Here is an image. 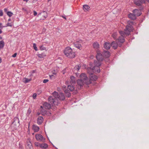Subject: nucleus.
<instances>
[{
	"instance_id": "26",
	"label": "nucleus",
	"mask_w": 149,
	"mask_h": 149,
	"mask_svg": "<svg viewBox=\"0 0 149 149\" xmlns=\"http://www.w3.org/2000/svg\"><path fill=\"white\" fill-rule=\"evenodd\" d=\"M37 56L38 57L40 58H43L46 56V55L44 53H42L41 54H37Z\"/></svg>"
},
{
	"instance_id": "7",
	"label": "nucleus",
	"mask_w": 149,
	"mask_h": 149,
	"mask_svg": "<svg viewBox=\"0 0 149 149\" xmlns=\"http://www.w3.org/2000/svg\"><path fill=\"white\" fill-rule=\"evenodd\" d=\"M44 103L43 106H41L40 107L42 109H41V111L42 112H45V111L44 109V108L46 109H49L52 108V105L53 103Z\"/></svg>"
},
{
	"instance_id": "3",
	"label": "nucleus",
	"mask_w": 149,
	"mask_h": 149,
	"mask_svg": "<svg viewBox=\"0 0 149 149\" xmlns=\"http://www.w3.org/2000/svg\"><path fill=\"white\" fill-rule=\"evenodd\" d=\"M96 61H94V66L92 69L91 68H88L87 69V72L90 74H92L93 72L99 73L100 72V68L99 66H100V63H96Z\"/></svg>"
},
{
	"instance_id": "42",
	"label": "nucleus",
	"mask_w": 149,
	"mask_h": 149,
	"mask_svg": "<svg viewBox=\"0 0 149 149\" xmlns=\"http://www.w3.org/2000/svg\"><path fill=\"white\" fill-rule=\"evenodd\" d=\"M17 53H15L12 56L14 58L16 57L17 55Z\"/></svg>"
},
{
	"instance_id": "25",
	"label": "nucleus",
	"mask_w": 149,
	"mask_h": 149,
	"mask_svg": "<svg viewBox=\"0 0 149 149\" xmlns=\"http://www.w3.org/2000/svg\"><path fill=\"white\" fill-rule=\"evenodd\" d=\"M70 82L72 84H73L75 82V79L74 77L73 76H71L70 77Z\"/></svg>"
},
{
	"instance_id": "22",
	"label": "nucleus",
	"mask_w": 149,
	"mask_h": 149,
	"mask_svg": "<svg viewBox=\"0 0 149 149\" xmlns=\"http://www.w3.org/2000/svg\"><path fill=\"white\" fill-rule=\"evenodd\" d=\"M74 88L73 86L70 85L68 86L67 90L68 91H74Z\"/></svg>"
},
{
	"instance_id": "27",
	"label": "nucleus",
	"mask_w": 149,
	"mask_h": 149,
	"mask_svg": "<svg viewBox=\"0 0 149 149\" xmlns=\"http://www.w3.org/2000/svg\"><path fill=\"white\" fill-rule=\"evenodd\" d=\"M5 43L3 40L0 41V49H3Z\"/></svg>"
},
{
	"instance_id": "44",
	"label": "nucleus",
	"mask_w": 149,
	"mask_h": 149,
	"mask_svg": "<svg viewBox=\"0 0 149 149\" xmlns=\"http://www.w3.org/2000/svg\"><path fill=\"white\" fill-rule=\"evenodd\" d=\"M38 143H35V145L36 146H39V144Z\"/></svg>"
},
{
	"instance_id": "39",
	"label": "nucleus",
	"mask_w": 149,
	"mask_h": 149,
	"mask_svg": "<svg viewBox=\"0 0 149 149\" xmlns=\"http://www.w3.org/2000/svg\"><path fill=\"white\" fill-rule=\"evenodd\" d=\"M48 80L47 79H45L43 80V82L44 83L47 82L48 81Z\"/></svg>"
},
{
	"instance_id": "32",
	"label": "nucleus",
	"mask_w": 149,
	"mask_h": 149,
	"mask_svg": "<svg viewBox=\"0 0 149 149\" xmlns=\"http://www.w3.org/2000/svg\"><path fill=\"white\" fill-rule=\"evenodd\" d=\"M8 26L12 27V25L11 24V23H8L6 24V25L4 26H0V28L2 29L3 27H6Z\"/></svg>"
},
{
	"instance_id": "34",
	"label": "nucleus",
	"mask_w": 149,
	"mask_h": 149,
	"mask_svg": "<svg viewBox=\"0 0 149 149\" xmlns=\"http://www.w3.org/2000/svg\"><path fill=\"white\" fill-rule=\"evenodd\" d=\"M7 15L9 17H11L13 15V13L10 11H8L7 12Z\"/></svg>"
},
{
	"instance_id": "51",
	"label": "nucleus",
	"mask_w": 149,
	"mask_h": 149,
	"mask_svg": "<svg viewBox=\"0 0 149 149\" xmlns=\"http://www.w3.org/2000/svg\"><path fill=\"white\" fill-rule=\"evenodd\" d=\"M29 0H23L24 1H26V2H27Z\"/></svg>"
},
{
	"instance_id": "41",
	"label": "nucleus",
	"mask_w": 149,
	"mask_h": 149,
	"mask_svg": "<svg viewBox=\"0 0 149 149\" xmlns=\"http://www.w3.org/2000/svg\"><path fill=\"white\" fill-rule=\"evenodd\" d=\"M3 15V12L2 10H0V16H2Z\"/></svg>"
},
{
	"instance_id": "37",
	"label": "nucleus",
	"mask_w": 149,
	"mask_h": 149,
	"mask_svg": "<svg viewBox=\"0 0 149 149\" xmlns=\"http://www.w3.org/2000/svg\"><path fill=\"white\" fill-rule=\"evenodd\" d=\"M37 96V94L36 93H34L33 94V99H35L36 98Z\"/></svg>"
},
{
	"instance_id": "14",
	"label": "nucleus",
	"mask_w": 149,
	"mask_h": 149,
	"mask_svg": "<svg viewBox=\"0 0 149 149\" xmlns=\"http://www.w3.org/2000/svg\"><path fill=\"white\" fill-rule=\"evenodd\" d=\"M133 13L136 16H139L141 14L140 11L136 9L134 10H133Z\"/></svg>"
},
{
	"instance_id": "17",
	"label": "nucleus",
	"mask_w": 149,
	"mask_h": 149,
	"mask_svg": "<svg viewBox=\"0 0 149 149\" xmlns=\"http://www.w3.org/2000/svg\"><path fill=\"white\" fill-rule=\"evenodd\" d=\"M111 46L114 49H116L118 47L117 44L115 41L113 42L111 44Z\"/></svg>"
},
{
	"instance_id": "49",
	"label": "nucleus",
	"mask_w": 149,
	"mask_h": 149,
	"mask_svg": "<svg viewBox=\"0 0 149 149\" xmlns=\"http://www.w3.org/2000/svg\"><path fill=\"white\" fill-rule=\"evenodd\" d=\"M53 75H51V76H50V77L51 78H52L53 77Z\"/></svg>"
},
{
	"instance_id": "15",
	"label": "nucleus",
	"mask_w": 149,
	"mask_h": 149,
	"mask_svg": "<svg viewBox=\"0 0 149 149\" xmlns=\"http://www.w3.org/2000/svg\"><path fill=\"white\" fill-rule=\"evenodd\" d=\"M111 45L108 42H105L104 45V47L106 49H109L110 48Z\"/></svg>"
},
{
	"instance_id": "46",
	"label": "nucleus",
	"mask_w": 149,
	"mask_h": 149,
	"mask_svg": "<svg viewBox=\"0 0 149 149\" xmlns=\"http://www.w3.org/2000/svg\"><path fill=\"white\" fill-rule=\"evenodd\" d=\"M62 17H63V18H64V19H66V17H64V16H62Z\"/></svg>"
},
{
	"instance_id": "9",
	"label": "nucleus",
	"mask_w": 149,
	"mask_h": 149,
	"mask_svg": "<svg viewBox=\"0 0 149 149\" xmlns=\"http://www.w3.org/2000/svg\"><path fill=\"white\" fill-rule=\"evenodd\" d=\"M36 138V140L39 141H42L44 142L45 141V139L43 137L42 135L40 134H37L35 136Z\"/></svg>"
},
{
	"instance_id": "10",
	"label": "nucleus",
	"mask_w": 149,
	"mask_h": 149,
	"mask_svg": "<svg viewBox=\"0 0 149 149\" xmlns=\"http://www.w3.org/2000/svg\"><path fill=\"white\" fill-rule=\"evenodd\" d=\"M40 16H42V17L40 19L42 20H44L47 17V12L44 11L41 13H39L38 15V16L39 17Z\"/></svg>"
},
{
	"instance_id": "57",
	"label": "nucleus",
	"mask_w": 149,
	"mask_h": 149,
	"mask_svg": "<svg viewBox=\"0 0 149 149\" xmlns=\"http://www.w3.org/2000/svg\"><path fill=\"white\" fill-rule=\"evenodd\" d=\"M2 38L1 37H0V39H2Z\"/></svg>"
},
{
	"instance_id": "58",
	"label": "nucleus",
	"mask_w": 149,
	"mask_h": 149,
	"mask_svg": "<svg viewBox=\"0 0 149 149\" xmlns=\"http://www.w3.org/2000/svg\"><path fill=\"white\" fill-rule=\"evenodd\" d=\"M54 74H55V75H56V73H54Z\"/></svg>"
},
{
	"instance_id": "47",
	"label": "nucleus",
	"mask_w": 149,
	"mask_h": 149,
	"mask_svg": "<svg viewBox=\"0 0 149 149\" xmlns=\"http://www.w3.org/2000/svg\"><path fill=\"white\" fill-rule=\"evenodd\" d=\"M2 61V59L1 57H0V63Z\"/></svg>"
},
{
	"instance_id": "23",
	"label": "nucleus",
	"mask_w": 149,
	"mask_h": 149,
	"mask_svg": "<svg viewBox=\"0 0 149 149\" xmlns=\"http://www.w3.org/2000/svg\"><path fill=\"white\" fill-rule=\"evenodd\" d=\"M32 128L35 132H37L39 130V127L38 126L34 125H33Z\"/></svg>"
},
{
	"instance_id": "4",
	"label": "nucleus",
	"mask_w": 149,
	"mask_h": 149,
	"mask_svg": "<svg viewBox=\"0 0 149 149\" xmlns=\"http://www.w3.org/2000/svg\"><path fill=\"white\" fill-rule=\"evenodd\" d=\"M64 53L65 55L70 58H74L75 56V52L72 51V49L70 47H66L64 51Z\"/></svg>"
},
{
	"instance_id": "45",
	"label": "nucleus",
	"mask_w": 149,
	"mask_h": 149,
	"mask_svg": "<svg viewBox=\"0 0 149 149\" xmlns=\"http://www.w3.org/2000/svg\"><path fill=\"white\" fill-rule=\"evenodd\" d=\"M7 10H8V9H7V8H5L4 9V11L5 12H7Z\"/></svg>"
},
{
	"instance_id": "35",
	"label": "nucleus",
	"mask_w": 149,
	"mask_h": 149,
	"mask_svg": "<svg viewBox=\"0 0 149 149\" xmlns=\"http://www.w3.org/2000/svg\"><path fill=\"white\" fill-rule=\"evenodd\" d=\"M33 47L34 49L36 51H37L38 50L37 47H36V45L35 43L33 44Z\"/></svg>"
},
{
	"instance_id": "59",
	"label": "nucleus",
	"mask_w": 149,
	"mask_h": 149,
	"mask_svg": "<svg viewBox=\"0 0 149 149\" xmlns=\"http://www.w3.org/2000/svg\"><path fill=\"white\" fill-rule=\"evenodd\" d=\"M33 72H34V71H33Z\"/></svg>"
},
{
	"instance_id": "12",
	"label": "nucleus",
	"mask_w": 149,
	"mask_h": 149,
	"mask_svg": "<svg viewBox=\"0 0 149 149\" xmlns=\"http://www.w3.org/2000/svg\"><path fill=\"white\" fill-rule=\"evenodd\" d=\"M77 83L79 86V88H80L82 86L85 84H86L85 82H84L82 80L79 79L77 81Z\"/></svg>"
},
{
	"instance_id": "43",
	"label": "nucleus",
	"mask_w": 149,
	"mask_h": 149,
	"mask_svg": "<svg viewBox=\"0 0 149 149\" xmlns=\"http://www.w3.org/2000/svg\"><path fill=\"white\" fill-rule=\"evenodd\" d=\"M31 111L29 110V109L28 110V111H27V114H29V115L30 113H31Z\"/></svg>"
},
{
	"instance_id": "5",
	"label": "nucleus",
	"mask_w": 149,
	"mask_h": 149,
	"mask_svg": "<svg viewBox=\"0 0 149 149\" xmlns=\"http://www.w3.org/2000/svg\"><path fill=\"white\" fill-rule=\"evenodd\" d=\"M96 58L97 60V61H97V64L100 63V65H101V61H102L104 59V57L103 54H102L100 51H97V54L96 56Z\"/></svg>"
},
{
	"instance_id": "29",
	"label": "nucleus",
	"mask_w": 149,
	"mask_h": 149,
	"mask_svg": "<svg viewBox=\"0 0 149 149\" xmlns=\"http://www.w3.org/2000/svg\"><path fill=\"white\" fill-rule=\"evenodd\" d=\"M81 67V65H77L74 67V70H76L78 71L79 70L80 68Z\"/></svg>"
},
{
	"instance_id": "19",
	"label": "nucleus",
	"mask_w": 149,
	"mask_h": 149,
	"mask_svg": "<svg viewBox=\"0 0 149 149\" xmlns=\"http://www.w3.org/2000/svg\"><path fill=\"white\" fill-rule=\"evenodd\" d=\"M97 78V76L95 75H93L90 77V79L89 80H90L91 82L92 80L96 81Z\"/></svg>"
},
{
	"instance_id": "55",
	"label": "nucleus",
	"mask_w": 149,
	"mask_h": 149,
	"mask_svg": "<svg viewBox=\"0 0 149 149\" xmlns=\"http://www.w3.org/2000/svg\"><path fill=\"white\" fill-rule=\"evenodd\" d=\"M96 70H97V69L96 68H95V69Z\"/></svg>"
},
{
	"instance_id": "24",
	"label": "nucleus",
	"mask_w": 149,
	"mask_h": 149,
	"mask_svg": "<svg viewBox=\"0 0 149 149\" xmlns=\"http://www.w3.org/2000/svg\"><path fill=\"white\" fill-rule=\"evenodd\" d=\"M83 8L85 11H86L88 10L90 7L87 5H84L83 6Z\"/></svg>"
},
{
	"instance_id": "36",
	"label": "nucleus",
	"mask_w": 149,
	"mask_h": 149,
	"mask_svg": "<svg viewBox=\"0 0 149 149\" xmlns=\"http://www.w3.org/2000/svg\"><path fill=\"white\" fill-rule=\"evenodd\" d=\"M46 49L45 47H43V46H41L40 47V49L41 50H44Z\"/></svg>"
},
{
	"instance_id": "48",
	"label": "nucleus",
	"mask_w": 149,
	"mask_h": 149,
	"mask_svg": "<svg viewBox=\"0 0 149 149\" xmlns=\"http://www.w3.org/2000/svg\"><path fill=\"white\" fill-rule=\"evenodd\" d=\"M15 120H17V122H19V120H18L17 118H15Z\"/></svg>"
},
{
	"instance_id": "30",
	"label": "nucleus",
	"mask_w": 149,
	"mask_h": 149,
	"mask_svg": "<svg viewBox=\"0 0 149 149\" xmlns=\"http://www.w3.org/2000/svg\"><path fill=\"white\" fill-rule=\"evenodd\" d=\"M134 3L137 6H139L141 5V3L140 1H137V0H135L134 1Z\"/></svg>"
},
{
	"instance_id": "40",
	"label": "nucleus",
	"mask_w": 149,
	"mask_h": 149,
	"mask_svg": "<svg viewBox=\"0 0 149 149\" xmlns=\"http://www.w3.org/2000/svg\"><path fill=\"white\" fill-rule=\"evenodd\" d=\"M33 15L34 16H36L37 15V13L36 12L35 10L33 11Z\"/></svg>"
},
{
	"instance_id": "31",
	"label": "nucleus",
	"mask_w": 149,
	"mask_h": 149,
	"mask_svg": "<svg viewBox=\"0 0 149 149\" xmlns=\"http://www.w3.org/2000/svg\"><path fill=\"white\" fill-rule=\"evenodd\" d=\"M69 91L65 90L64 92L66 96L69 97L71 95V94L68 92Z\"/></svg>"
},
{
	"instance_id": "8",
	"label": "nucleus",
	"mask_w": 149,
	"mask_h": 149,
	"mask_svg": "<svg viewBox=\"0 0 149 149\" xmlns=\"http://www.w3.org/2000/svg\"><path fill=\"white\" fill-rule=\"evenodd\" d=\"M82 41L81 40H79L73 43V45L76 47L81 49L82 48L81 44H82Z\"/></svg>"
},
{
	"instance_id": "33",
	"label": "nucleus",
	"mask_w": 149,
	"mask_h": 149,
	"mask_svg": "<svg viewBox=\"0 0 149 149\" xmlns=\"http://www.w3.org/2000/svg\"><path fill=\"white\" fill-rule=\"evenodd\" d=\"M117 36V34L116 33H114L112 35V36L114 39H116Z\"/></svg>"
},
{
	"instance_id": "52",
	"label": "nucleus",
	"mask_w": 149,
	"mask_h": 149,
	"mask_svg": "<svg viewBox=\"0 0 149 149\" xmlns=\"http://www.w3.org/2000/svg\"><path fill=\"white\" fill-rule=\"evenodd\" d=\"M2 25V23H0V26H1Z\"/></svg>"
},
{
	"instance_id": "28",
	"label": "nucleus",
	"mask_w": 149,
	"mask_h": 149,
	"mask_svg": "<svg viewBox=\"0 0 149 149\" xmlns=\"http://www.w3.org/2000/svg\"><path fill=\"white\" fill-rule=\"evenodd\" d=\"M31 80V79H27L26 78H25L23 79V81L25 83H27L30 81Z\"/></svg>"
},
{
	"instance_id": "18",
	"label": "nucleus",
	"mask_w": 149,
	"mask_h": 149,
	"mask_svg": "<svg viewBox=\"0 0 149 149\" xmlns=\"http://www.w3.org/2000/svg\"><path fill=\"white\" fill-rule=\"evenodd\" d=\"M129 17L132 20H134L136 18V16L134 14L130 13L128 15Z\"/></svg>"
},
{
	"instance_id": "6",
	"label": "nucleus",
	"mask_w": 149,
	"mask_h": 149,
	"mask_svg": "<svg viewBox=\"0 0 149 149\" xmlns=\"http://www.w3.org/2000/svg\"><path fill=\"white\" fill-rule=\"evenodd\" d=\"M80 79L82 80L84 82H85L86 84L88 85L91 83V82L90 80H89V79L86 74L82 73L80 74Z\"/></svg>"
},
{
	"instance_id": "54",
	"label": "nucleus",
	"mask_w": 149,
	"mask_h": 149,
	"mask_svg": "<svg viewBox=\"0 0 149 149\" xmlns=\"http://www.w3.org/2000/svg\"><path fill=\"white\" fill-rule=\"evenodd\" d=\"M147 1L149 2V0H146Z\"/></svg>"
},
{
	"instance_id": "21",
	"label": "nucleus",
	"mask_w": 149,
	"mask_h": 149,
	"mask_svg": "<svg viewBox=\"0 0 149 149\" xmlns=\"http://www.w3.org/2000/svg\"><path fill=\"white\" fill-rule=\"evenodd\" d=\"M93 46L94 48L97 49L99 48V45L97 42H95L93 44Z\"/></svg>"
},
{
	"instance_id": "16",
	"label": "nucleus",
	"mask_w": 149,
	"mask_h": 149,
	"mask_svg": "<svg viewBox=\"0 0 149 149\" xmlns=\"http://www.w3.org/2000/svg\"><path fill=\"white\" fill-rule=\"evenodd\" d=\"M39 146L42 148L45 149L48 148V145L46 143H43L39 144Z\"/></svg>"
},
{
	"instance_id": "53",
	"label": "nucleus",
	"mask_w": 149,
	"mask_h": 149,
	"mask_svg": "<svg viewBox=\"0 0 149 149\" xmlns=\"http://www.w3.org/2000/svg\"><path fill=\"white\" fill-rule=\"evenodd\" d=\"M8 21H11V19H9L8 20Z\"/></svg>"
},
{
	"instance_id": "50",
	"label": "nucleus",
	"mask_w": 149,
	"mask_h": 149,
	"mask_svg": "<svg viewBox=\"0 0 149 149\" xmlns=\"http://www.w3.org/2000/svg\"><path fill=\"white\" fill-rule=\"evenodd\" d=\"M2 30L0 29V34L1 33H2Z\"/></svg>"
},
{
	"instance_id": "20",
	"label": "nucleus",
	"mask_w": 149,
	"mask_h": 149,
	"mask_svg": "<svg viewBox=\"0 0 149 149\" xmlns=\"http://www.w3.org/2000/svg\"><path fill=\"white\" fill-rule=\"evenodd\" d=\"M104 57L107 58L110 56V54L108 51H105L103 53Z\"/></svg>"
},
{
	"instance_id": "1",
	"label": "nucleus",
	"mask_w": 149,
	"mask_h": 149,
	"mask_svg": "<svg viewBox=\"0 0 149 149\" xmlns=\"http://www.w3.org/2000/svg\"><path fill=\"white\" fill-rule=\"evenodd\" d=\"M128 23L129 25H127L126 29L124 30V31H119V33L121 37H120L118 39V41L121 43H123L125 41L124 38L130 34V33L132 30V22L128 21Z\"/></svg>"
},
{
	"instance_id": "38",
	"label": "nucleus",
	"mask_w": 149,
	"mask_h": 149,
	"mask_svg": "<svg viewBox=\"0 0 149 149\" xmlns=\"http://www.w3.org/2000/svg\"><path fill=\"white\" fill-rule=\"evenodd\" d=\"M141 4L144 3L145 2L146 0H139Z\"/></svg>"
},
{
	"instance_id": "2",
	"label": "nucleus",
	"mask_w": 149,
	"mask_h": 149,
	"mask_svg": "<svg viewBox=\"0 0 149 149\" xmlns=\"http://www.w3.org/2000/svg\"><path fill=\"white\" fill-rule=\"evenodd\" d=\"M53 96H50L48 98V101L49 102H57L58 99L62 101L64 100L65 98L64 94L60 93L58 94L56 92H54L53 93Z\"/></svg>"
},
{
	"instance_id": "11",
	"label": "nucleus",
	"mask_w": 149,
	"mask_h": 149,
	"mask_svg": "<svg viewBox=\"0 0 149 149\" xmlns=\"http://www.w3.org/2000/svg\"><path fill=\"white\" fill-rule=\"evenodd\" d=\"M26 148L27 149H32L33 147L30 139H28L26 141Z\"/></svg>"
},
{
	"instance_id": "56",
	"label": "nucleus",
	"mask_w": 149,
	"mask_h": 149,
	"mask_svg": "<svg viewBox=\"0 0 149 149\" xmlns=\"http://www.w3.org/2000/svg\"><path fill=\"white\" fill-rule=\"evenodd\" d=\"M51 0H48V2L49 1H50Z\"/></svg>"
},
{
	"instance_id": "13",
	"label": "nucleus",
	"mask_w": 149,
	"mask_h": 149,
	"mask_svg": "<svg viewBox=\"0 0 149 149\" xmlns=\"http://www.w3.org/2000/svg\"><path fill=\"white\" fill-rule=\"evenodd\" d=\"M43 119L42 117L41 116H39L37 118V122L38 124H41L43 122Z\"/></svg>"
}]
</instances>
